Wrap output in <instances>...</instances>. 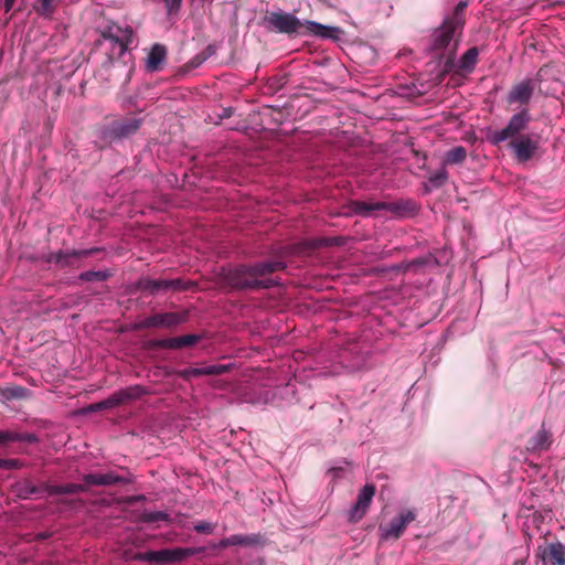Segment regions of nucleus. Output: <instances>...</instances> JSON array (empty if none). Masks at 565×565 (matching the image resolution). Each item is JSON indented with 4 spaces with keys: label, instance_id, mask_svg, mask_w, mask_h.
Segmentation results:
<instances>
[{
    "label": "nucleus",
    "instance_id": "9",
    "mask_svg": "<svg viewBox=\"0 0 565 565\" xmlns=\"http://www.w3.org/2000/svg\"><path fill=\"white\" fill-rule=\"evenodd\" d=\"M188 319L186 312H163L152 315L137 324L138 329L149 328H173L178 324L185 322Z\"/></svg>",
    "mask_w": 565,
    "mask_h": 565
},
{
    "label": "nucleus",
    "instance_id": "14",
    "mask_svg": "<svg viewBox=\"0 0 565 565\" xmlns=\"http://www.w3.org/2000/svg\"><path fill=\"white\" fill-rule=\"evenodd\" d=\"M416 519L414 511L402 512L398 516L394 518L390 524L384 529L383 536L385 539H398L404 533L407 525Z\"/></svg>",
    "mask_w": 565,
    "mask_h": 565
},
{
    "label": "nucleus",
    "instance_id": "10",
    "mask_svg": "<svg viewBox=\"0 0 565 565\" xmlns=\"http://www.w3.org/2000/svg\"><path fill=\"white\" fill-rule=\"evenodd\" d=\"M376 487L372 483H367L363 487V489L358 494L356 501L349 511V521L350 522H359L366 514L370 504L375 494Z\"/></svg>",
    "mask_w": 565,
    "mask_h": 565
},
{
    "label": "nucleus",
    "instance_id": "48",
    "mask_svg": "<svg viewBox=\"0 0 565 565\" xmlns=\"http://www.w3.org/2000/svg\"><path fill=\"white\" fill-rule=\"evenodd\" d=\"M141 500H145V495H142V494L130 498L129 502L141 501Z\"/></svg>",
    "mask_w": 565,
    "mask_h": 565
},
{
    "label": "nucleus",
    "instance_id": "3",
    "mask_svg": "<svg viewBox=\"0 0 565 565\" xmlns=\"http://www.w3.org/2000/svg\"><path fill=\"white\" fill-rule=\"evenodd\" d=\"M461 29L462 22L460 20H445L443 25L431 34L430 51L435 52L440 58L446 57L443 73H449L455 67L457 50L455 35Z\"/></svg>",
    "mask_w": 565,
    "mask_h": 565
},
{
    "label": "nucleus",
    "instance_id": "25",
    "mask_svg": "<svg viewBox=\"0 0 565 565\" xmlns=\"http://www.w3.org/2000/svg\"><path fill=\"white\" fill-rule=\"evenodd\" d=\"M18 495L21 499H30L33 495H40L45 492L43 483L35 486L31 480L25 479L17 484Z\"/></svg>",
    "mask_w": 565,
    "mask_h": 565
},
{
    "label": "nucleus",
    "instance_id": "23",
    "mask_svg": "<svg viewBox=\"0 0 565 565\" xmlns=\"http://www.w3.org/2000/svg\"><path fill=\"white\" fill-rule=\"evenodd\" d=\"M479 49L477 46L470 47L465 54L460 57L458 62V71L461 73H471L476 64L478 62Z\"/></svg>",
    "mask_w": 565,
    "mask_h": 565
},
{
    "label": "nucleus",
    "instance_id": "27",
    "mask_svg": "<svg viewBox=\"0 0 565 565\" xmlns=\"http://www.w3.org/2000/svg\"><path fill=\"white\" fill-rule=\"evenodd\" d=\"M58 2L60 0H38L33 8L40 17L51 19Z\"/></svg>",
    "mask_w": 565,
    "mask_h": 565
},
{
    "label": "nucleus",
    "instance_id": "18",
    "mask_svg": "<svg viewBox=\"0 0 565 565\" xmlns=\"http://www.w3.org/2000/svg\"><path fill=\"white\" fill-rule=\"evenodd\" d=\"M96 249H72V250H60L56 253H51L46 260L49 263H55L61 265L62 267L71 266L73 265V259H77L81 257H87L92 255Z\"/></svg>",
    "mask_w": 565,
    "mask_h": 565
},
{
    "label": "nucleus",
    "instance_id": "41",
    "mask_svg": "<svg viewBox=\"0 0 565 565\" xmlns=\"http://www.w3.org/2000/svg\"><path fill=\"white\" fill-rule=\"evenodd\" d=\"M22 467V463L19 459H7V469H20Z\"/></svg>",
    "mask_w": 565,
    "mask_h": 565
},
{
    "label": "nucleus",
    "instance_id": "40",
    "mask_svg": "<svg viewBox=\"0 0 565 565\" xmlns=\"http://www.w3.org/2000/svg\"><path fill=\"white\" fill-rule=\"evenodd\" d=\"M12 431L10 430H0V445H6L8 443H12Z\"/></svg>",
    "mask_w": 565,
    "mask_h": 565
},
{
    "label": "nucleus",
    "instance_id": "44",
    "mask_svg": "<svg viewBox=\"0 0 565 565\" xmlns=\"http://www.w3.org/2000/svg\"><path fill=\"white\" fill-rule=\"evenodd\" d=\"M207 58V55H196L193 61H192V64L198 66L200 65L203 61H205Z\"/></svg>",
    "mask_w": 565,
    "mask_h": 565
},
{
    "label": "nucleus",
    "instance_id": "32",
    "mask_svg": "<svg viewBox=\"0 0 565 565\" xmlns=\"http://www.w3.org/2000/svg\"><path fill=\"white\" fill-rule=\"evenodd\" d=\"M232 369L231 364H215L201 367L202 375H221Z\"/></svg>",
    "mask_w": 565,
    "mask_h": 565
},
{
    "label": "nucleus",
    "instance_id": "36",
    "mask_svg": "<svg viewBox=\"0 0 565 565\" xmlns=\"http://www.w3.org/2000/svg\"><path fill=\"white\" fill-rule=\"evenodd\" d=\"M99 406H102V411L118 407L119 404L115 392L111 395H109L106 399L100 401Z\"/></svg>",
    "mask_w": 565,
    "mask_h": 565
},
{
    "label": "nucleus",
    "instance_id": "39",
    "mask_svg": "<svg viewBox=\"0 0 565 565\" xmlns=\"http://www.w3.org/2000/svg\"><path fill=\"white\" fill-rule=\"evenodd\" d=\"M465 8H466V3L459 2L455 8L454 15L451 18H449L448 20H460L462 22L461 12L463 11Z\"/></svg>",
    "mask_w": 565,
    "mask_h": 565
},
{
    "label": "nucleus",
    "instance_id": "17",
    "mask_svg": "<svg viewBox=\"0 0 565 565\" xmlns=\"http://www.w3.org/2000/svg\"><path fill=\"white\" fill-rule=\"evenodd\" d=\"M539 556L550 565H565V546L559 543H552L539 548Z\"/></svg>",
    "mask_w": 565,
    "mask_h": 565
},
{
    "label": "nucleus",
    "instance_id": "15",
    "mask_svg": "<svg viewBox=\"0 0 565 565\" xmlns=\"http://www.w3.org/2000/svg\"><path fill=\"white\" fill-rule=\"evenodd\" d=\"M534 93L532 79H525L514 85L508 94L507 102L511 104L527 105Z\"/></svg>",
    "mask_w": 565,
    "mask_h": 565
},
{
    "label": "nucleus",
    "instance_id": "12",
    "mask_svg": "<svg viewBox=\"0 0 565 565\" xmlns=\"http://www.w3.org/2000/svg\"><path fill=\"white\" fill-rule=\"evenodd\" d=\"M509 146L513 149L515 158L520 162L532 159L539 148L537 141L532 139L529 135H520L512 139Z\"/></svg>",
    "mask_w": 565,
    "mask_h": 565
},
{
    "label": "nucleus",
    "instance_id": "22",
    "mask_svg": "<svg viewBox=\"0 0 565 565\" xmlns=\"http://www.w3.org/2000/svg\"><path fill=\"white\" fill-rule=\"evenodd\" d=\"M552 444V434L544 427L539 429L536 434L529 440V449L533 451L546 450Z\"/></svg>",
    "mask_w": 565,
    "mask_h": 565
},
{
    "label": "nucleus",
    "instance_id": "43",
    "mask_svg": "<svg viewBox=\"0 0 565 565\" xmlns=\"http://www.w3.org/2000/svg\"><path fill=\"white\" fill-rule=\"evenodd\" d=\"M52 533L49 532V531H44V532H40L35 535V539L38 541H44V540H47L49 537H51Z\"/></svg>",
    "mask_w": 565,
    "mask_h": 565
},
{
    "label": "nucleus",
    "instance_id": "11",
    "mask_svg": "<svg viewBox=\"0 0 565 565\" xmlns=\"http://www.w3.org/2000/svg\"><path fill=\"white\" fill-rule=\"evenodd\" d=\"M265 536L260 533L234 534L222 539L215 547L227 548L230 546L256 547L265 545Z\"/></svg>",
    "mask_w": 565,
    "mask_h": 565
},
{
    "label": "nucleus",
    "instance_id": "46",
    "mask_svg": "<svg viewBox=\"0 0 565 565\" xmlns=\"http://www.w3.org/2000/svg\"><path fill=\"white\" fill-rule=\"evenodd\" d=\"M88 409L90 412H99V411H102V406H99V402H97V403L89 405Z\"/></svg>",
    "mask_w": 565,
    "mask_h": 565
},
{
    "label": "nucleus",
    "instance_id": "1",
    "mask_svg": "<svg viewBox=\"0 0 565 565\" xmlns=\"http://www.w3.org/2000/svg\"><path fill=\"white\" fill-rule=\"evenodd\" d=\"M285 268L286 264L281 260L260 262L252 266L241 265L227 270L223 275V281L236 290L269 289L278 284L270 275Z\"/></svg>",
    "mask_w": 565,
    "mask_h": 565
},
{
    "label": "nucleus",
    "instance_id": "2",
    "mask_svg": "<svg viewBox=\"0 0 565 565\" xmlns=\"http://www.w3.org/2000/svg\"><path fill=\"white\" fill-rule=\"evenodd\" d=\"M264 24L267 29L285 34H312L320 38H337L338 28L327 26L315 21L303 23L292 13L268 12L264 17Z\"/></svg>",
    "mask_w": 565,
    "mask_h": 565
},
{
    "label": "nucleus",
    "instance_id": "47",
    "mask_svg": "<svg viewBox=\"0 0 565 565\" xmlns=\"http://www.w3.org/2000/svg\"><path fill=\"white\" fill-rule=\"evenodd\" d=\"M425 263H426V262H425L424 259H422V258H420V259H415V260L411 264V266H423V265H425Z\"/></svg>",
    "mask_w": 565,
    "mask_h": 565
},
{
    "label": "nucleus",
    "instance_id": "35",
    "mask_svg": "<svg viewBox=\"0 0 565 565\" xmlns=\"http://www.w3.org/2000/svg\"><path fill=\"white\" fill-rule=\"evenodd\" d=\"M178 376L183 380H190L191 377L202 376L201 367H190L180 370L177 372Z\"/></svg>",
    "mask_w": 565,
    "mask_h": 565
},
{
    "label": "nucleus",
    "instance_id": "37",
    "mask_svg": "<svg viewBox=\"0 0 565 565\" xmlns=\"http://www.w3.org/2000/svg\"><path fill=\"white\" fill-rule=\"evenodd\" d=\"M12 443L14 441H25V443H29V444H33L38 440L36 436L34 434H20V433H15V431H12Z\"/></svg>",
    "mask_w": 565,
    "mask_h": 565
},
{
    "label": "nucleus",
    "instance_id": "24",
    "mask_svg": "<svg viewBox=\"0 0 565 565\" xmlns=\"http://www.w3.org/2000/svg\"><path fill=\"white\" fill-rule=\"evenodd\" d=\"M137 559L146 562L169 563L172 562V548L140 553L137 555Z\"/></svg>",
    "mask_w": 565,
    "mask_h": 565
},
{
    "label": "nucleus",
    "instance_id": "33",
    "mask_svg": "<svg viewBox=\"0 0 565 565\" xmlns=\"http://www.w3.org/2000/svg\"><path fill=\"white\" fill-rule=\"evenodd\" d=\"M169 515L166 512L157 511V512H145L141 516V520L147 523L158 522V521H167Z\"/></svg>",
    "mask_w": 565,
    "mask_h": 565
},
{
    "label": "nucleus",
    "instance_id": "13",
    "mask_svg": "<svg viewBox=\"0 0 565 565\" xmlns=\"http://www.w3.org/2000/svg\"><path fill=\"white\" fill-rule=\"evenodd\" d=\"M201 339L198 334H185L175 338L151 340L149 342L150 349H181L184 347H192Z\"/></svg>",
    "mask_w": 565,
    "mask_h": 565
},
{
    "label": "nucleus",
    "instance_id": "30",
    "mask_svg": "<svg viewBox=\"0 0 565 565\" xmlns=\"http://www.w3.org/2000/svg\"><path fill=\"white\" fill-rule=\"evenodd\" d=\"M428 180L433 188H441L448 180V172L445 168H441L438 171L431 173Z\"/></svg>",
    "mask_w": 565,
    "mask_h": 565
},
{
    "label": "nucleus",
    "instance_id": "50",
    "mask_svg": "<svg viewBox=\"0 0 565 565\" xmlns=\"http://www.w3.org/2000/svg\"><path fill=\"white\" fill-rule=\"evenodd\" d=\"M132 71H134V63L131 62V64L129 66V71H128V78L130 77Z\"/></svg>",
    "mask_w": 565,
    "mask_h": 565
},
{
    "label": "nucleus",
    "instance_id": "4",
    "mask_svg": "<svg viewBox=\"0 0 565 565\" xmlns=\"http://www.w3.org/2000/svg\"><path fill=\"white\" fill-rule=\"evenodd\" d=\"M348 210L349 214L363 217L372 216L380 211H386L396 216H404L414 213L416 205L411 200H398L394 202H365L355 200L348 203Z\"/></svg>",
    "mask_w": 565,
    "mask_h": 565
},
{
    "label": "nucleus",
    "instance_id": "28",
    "mask_svg": "<svg viewBox=\"0 0 565 565\" xmlns=\"http://www.w3.org/2000/svg\"><path fill=\"white\" fill-rule=\"evenodd\" d=\"M466 148L462 146H457L446 152L444 164H460L466 160Z\"/></svg>",
    "mask_w": 565,
    "mask_h": 565
},
{
    "label": "nucleus",
    "instance_id": "34",
    "mask_svg": "<svg viewBox=\"0 0 565 565\" xmlns=\"http://www.w3.org/2000/svg\"><path fill=\"white\" fill-rule=\"evenodd\" d=\"M216 527V524L207 522V521H200L194 525V530L198 533L202 534H212Z\"/></svg>",
    "mask_w": 565,
    "mask_h": 565
},
{
    "label": "nucleus",
    "instance_id": "19",
    "mask_svg": "<svg viewBox=\"0 0 565 565\" xmlns=\"http://www.w3.org/2000/svg\"><path fill=\"white\" fill-rule=\"evenodd\" d=\"M167 47L163 44H153L146 58V70L150 73L161 71L167 58Z\"/></svg>",
    "mask_w": 565,
    "mask_h": 565
},
{
    "label": "nucleus",
    "instance_id": "6",
    "mask_svg": "<svg viewBox=\"0 0 565 565\" xmlns=\"http://www.w3.org/2000/svg\"><path fill=\"white\" fill-rule=\"evenodd\" d=\"M142 120L136 117H125L113 120L100 130V140L111 143L116 140L128 138L135 135L141 127Z\"/></svg>",
    "mask_w": 565,
    "mask_h": 565
},
{
    "label": "nucleus",
    "instance_id": "7",
    "mask_svg": "<svg viewBox=\"0 0 565 565\" xmlns=\"http://www.w3.org/2000/svg\"><path fill=\"white\" fill-rule=\"evenodd\" d=\"M531 120L532 116L529 109L523 108L510 118L508 125L503 129L493 131L489 136V141L492 145L498 146L508 139L519 137L521 132L527 129Z\"/></svg>",
    "mask_w": 565,
    "mask_h": 565
},
{
    "label": "nucleus",
    "instance_id": "42",
    "mask_svg": "<svg viewBox=\"0 0 565 565\" xmlns=\"http://www.w3.org/2000/svg\"><path fill=\"white\" fill-rule=\"evenodd\" d=\"M232 115H233V108L227 107V108H223L221 110V113L218 114V118L225 119V118H230Z\"/></svg>",
    "mask_w": 565,
    "mask_h": 565
},
{
    "label": "nucleus",
    "instance_id": "45",
    "mask_svg": "<svg viewBox=\"0 0 565 565\" xmlns=\"http://www.w3.org/2000/svg\"><path fill=\"white\" fill-rule=\"evenodd\" d=\"M15 0H4V9L6 11H10L14 4Z\"/></svg>",
    "mask_w": 565,
    "mask_h": 565
},
{
    "label": "nucleus",
    "instance_id": "20",
    "mask_svg": "<svg viewBox=\"0 0 565 565\" xmlns=\"http://www.w3.org/2000/svg\"><path fill=\"white\" fill-rule=\"evenodd\" d=\"M115 394L120 406L141 398L142 396L149 394V391L142 385L136 384L126 388L118 390L115 392Z\"/></svg>",
    "mask_w": 565,
    "mask_h": 565
},
{
    "label": "nucleus",
    "instance_id": "49",
    "mask_svg": "<svg viewBox=\"0 0 565 565\" xmlns=\"http://www.w3.org/2000/svg\"><path fill=\"white\" fill-rule=\"evenodd\" d=\"M0 469H7V459H0Z\"/></svg>",
    "mask_w": 565,
    "mask_h": 565
},
{
    "label": "nucleus",
    "instance_id": "5",
    "mask_svg": "<svg viewBox=\"0 0 565 565\" xmlns=\"http://www.w3.org/2000/svg\"><path fill=\"white\" fill-rule=\"evenodd\" d=\"M100 38L113 44L111 51L108 54V58L111 63L115 57L122 60L124 64L131 61V55L127 53L129 44L134 39V31L130 26L121 28L117 24L107 25L100 31Z\"/></svg>",
    "mask_w": 565,
    "mask_h": 565
},
{
    "label": "nucleus",
    "instance_id": "31",
    "mask_svg": "<svg viewBox=\"0 0 565 565\" xmlns=\"http://www.w3.org/2000/svg\"><path fill=\"white\" fill-rule=\"evenodd\" d=\"M109 277V274L102 270H88L79 275V279L84 281H105Z\"/></svg>",
    "mask_w": 565,
    "mask_h": 565
},
{
    "label": "nucleus",
    "instance_id": "21",
    "mask_svg": "<svg viewBox=\"0 0 565 565\" xmlns=\"http://www.w3.org/2000/svg\"><path fill=\"white\" fill-rule=\"evenodd\" d=\"M43 487L45 489V493H47L49 495L75 494L87 491V486L85 483H66L61 486L43 483Z\"/></svg>",
    "mask_w": 565,
    "mask_h": 565
},
{
    "label": "nucleus",
    "instance_id": "29",
    "mask_svg": "<svg viewBox=\"0 0 565 565\" xmlns=\"http://www.w3.org/2000/svg\"><path fill=\"white\" fill-rule=\"evenodd\" d=\"M205 552V547H177L172 548V562H182L188 557Z\"/></svg>",
    "mask_w": 565,
    "mask_h": 565
},
{
    "label": "nucleus",
    "instance_id": "8",
    "mask_svg": "<svg viewBox=\"0 0 565 565\" xmlns=\"http://www.w3.org/2000/svg\"><path fill=\"white\" fill-rule=\"evenodd\" d=\"M196 284L192 281H185L181 278L175 279H151L149 277H142L137 281V288L142 292H149L156 295L158 292L182 291L195 287Z\"/></svg>",
    "mask_w": 565,
    "mask_h": 565
},
{
    "label": "nucleus",
    "instance_id": "38",
    "mask_svg": "<svg viewBox=\"0 0 565 565\" xmlns=\"http://www.w3.org/2000/svg\"><path fill=\"white\" fill-rule=\"evenodd\" d=\"M182 0H164L168 14L177 13L181 8Z\"/></svg>",
    "mask_w": 565,
    "mask_h": 565
},
{
    "label": "nucleus",
    "instance_id": "26",
    "mask_svg": "<svg viewBox=\"0 0 565 565\" xmlns=\"http://www.w3.org/2000/svg\"><path fill=\"white\" fill-rule=\"evenodd\" d=\"M29 395L30 391L21 385L8 386L0 392V396L6 401L24 399L28 398Z\"/></svg>",
    "mask_w": 565,
    "mask_h": 565
},
{
    "label": "nucleus",
    "instance_id": "16",
    "mask_svg": "<svg viewBox=\"0 0 565 565\" xmlns=\"http://www.w3.org/2000/svg\"><path fill=\"white\" fill-rule=\"evenodd\" d=\"M83 480L87 488L89 486H115L130 482L129 479L118 476L113 471L106 473H87L83 476Z\"/></svg>",
    "mask_w": 565,
    "mask_h": 565
}]
</instances>
